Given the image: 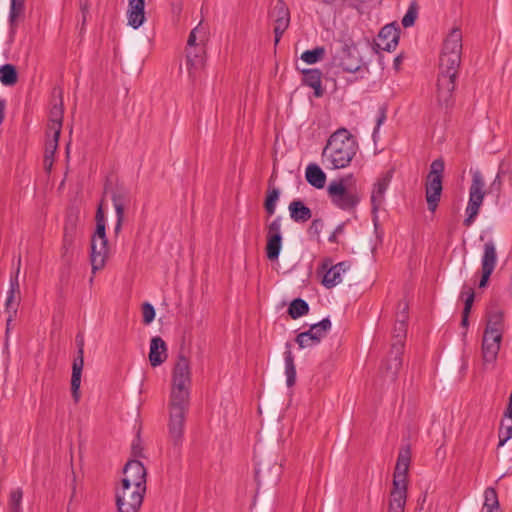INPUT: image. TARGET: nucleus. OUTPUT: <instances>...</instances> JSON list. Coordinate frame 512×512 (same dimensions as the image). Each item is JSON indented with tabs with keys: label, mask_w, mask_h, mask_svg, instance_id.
<instances>
[{
	"label": "nucleus",
	"mask_w": 512,
	"mask_h": 512,
	"mask_svg": "<svg viewBox=\"0 0 512 512\" xmlns=\"http://www.w3.org/2000/svg\"><path fill=\"white\" fill-rule=\"evenodd\" d=\"M191 367L188 358L179 355L172 372L169 411L187 414L190 400Z\"/></svg>",
	"instance_id": "obj_3"
},
{
	"label": "nucleus",
	"mask_w": 512,
	"mask_h": 512,
	"mask_svg": "<svg viewBox=\"0 0 512 512\" xmlns=\"http://www.w3.org/2000/svg\"><path fill=\"white\" fill-rule=\"evenodd\" d=\"M498 448L505 445V443L512 438V420H502L498 430Z\"/></svg>",
	"instance_id": "obj_40"
},
{
	"label": "nucleus",
	"mask_w": 512,
	"mask_h": 512,
	"mask_svg": "<svg viewBox=\"0 0 512 512\" xmlns=\"http://www.w3.org/2000/svg\"><path fill=\"white\" fill-rule=\"evenodd\" d=\"M392 173L387 172L381 175L374 183L371 192V205L372 212L376 214L377 211L382 207L385 201V193L390 185Z\"/></svg>",
	"instance_id": "obj_19"
},
{
	"label": "nucleus",
	"mask_w": 512,
	"mask_h": 512,
	"mask_svg": "<svg viewBox=\"0 0 512 512\" xmlns=\"http://www.w3.org/2000/svg\"><path fill=\"white\" fill-rule=\"evenodd\" d=\"M407 332V320H405L404 316H398L396 319L394 329H393V343H400L402 345V349H404V339L406 337Z\"/></svg>",
	"instance_id": "obj_37"
},
{
	"label": "nucleus",
	"mask_w": 512,
	"mask_h": 512,
	"mask_svg": "<svg viewBox=\"0 0 512 512\" xmlns=\"http://www.w3.org/2000/svg\"><path fill=\"white\" fill-rule=\"evenodd\" d=\"M197 54L192 52L186 53V66L189 72V76L193 79L197 77V74L205 67L206 62V50L205 48H198Z\"/></svg>",
	"instance_id": "obj_23"
},
{
	"label": "nucleus",
	"mask_w": 512,
	"mask_h": 512,
	"mask_svg": "<svg viewBox=\"0 0 512 512\" xmlns=\"http://www.w3.org/2000/svg\"><path fill=\"white\" fill-rule=\"evenodd\" d=\"M402 345L400 343H392L391 350L387 359L382 365V373L384 378L394 381L402 366Z\"/></svg>",
	"instance_id": "obj_14"
},
{
	"label": "nucleus",
	"mask_w": 512,
	"mask_h": 512,
	"mask_svg": "<svg viewBox=\"0 0 512 512\" xmlns=\"http://www.w3.org/2000/svg\"><path fill=\"white\" fill-rule=\"evenodd\" d=\"M497 332L503 335V313L500 310L491 311L487 317L486 328L484 332Z\"/></svg>",
	"instance_id": "obj_32"
},
{
	"label": "nucleus",
	"mask_w": 512,
	"mask_h": 512,
	"mask_svg": "<svg viewBox=\"0 0 512 512\" xmlns=\"http://www.w3.org/2000/svg\"><path fill=\"white\" fill-rule=\"evenodd\" d=\"M147 471L139 460H130L123 469L121 484L146 490Z\"/></svg>",
	"instance_id": "obj_11"
},
{
	"label": "nucleus",
	"mask_w": 512,
	"mask_h": 512,
	"mask_svg": "<svg viewBox=\"0 0 512 512\" xmlns=\"http://www.w3.org/2000/svg\"><path fill=\"white\" fill-rule=\"evenodd\" d=\"M5 101L0 99V125L4 120Z\"/></svg>",
	"instance_id": "obj_58"
},
{
	"label": "nucleus",
	"mask_w": 512,
	"mask_h": 512,
	"mask_svg": "<svg viewBox=\"0 0 512 512\" xmlns=\"http://www.w3.org/2000/svg\"><path fill=\"white\" fill-rule=\"evenodd\" d=\"M303 83L314 89V95L316 97H321L323 94L322 91V82H321V72L318 69H306L303 71Z\"/></svg>",
	"instance_id": "obj_28"
},
{
	"label": "nucleus",
	"mask_w": 512,
	"mask_h": 512,
	"mask_svg": "<svg viewBox=\"0 0 512 512\" xmlns=\"http://www.w3.org/2000/svg\"><path fill=\"white\" fill-rule=\"evenodd\" d=\"M105 216L102 205H99L96 212V231L91 239L90 262L92 273L102 270L108 259L109 248L108 239L106 237Z\"/></svg>",
	"instance_id": "obj_5"
},
{
	"label": "nucleus",
	"mask_w": 512,
	"mask_h": 512,
	"mask_svg": "<svg viewBox=\"0 0 512 512\" xmlns=\"http://www.w3.org/2000/svg\"><path fill=\"white\" fill-rule=\"evenodd\" d=\"M504 420H512V402H508V406L506 408L505 414H504Z\"/></svg>",
	"instance_id": "obj_57"
},
{
	"label": "nucleus",
	"mask_w": 512,
	"mask_h": 512,
	"mask_svg": "<svg viewBox=\"0 0 512 512\" xmlns=\"http://www.w3.org/2000/svg\"><path fill=\"white\" fill-rule=\"evenodd\" d=\"M502 334L496 331L484 332L482 338L481 352L483 364L485 366H494L496 363L498 353L502 342Z\"/></svg>",
	"instance_id": "obj_12"
},
{
	"label": "nucleus",
	"mask_w": 512,
	"mask_h": 512,
	"mask_svg": "<svg viewBox=\"0 0 512 512\" xmlns=\"http://www.w3.org/2000/svg\"><path fill=\"white\" fill-rule=\"evenodd\" d=\"M23 492L20 488L14 489L10 493L9 498V509L10 512H22L21 502H22Z\"/></svg>",
	"instance_id": "obj_45"
},
{
	"label": "nucleus",
	"mask_w": 512,
	"mask_h": 512,
	"mask_svg": "<svg viewBox=\"0 0 512 512\" xmlns=\"http://www.w3.org/2000/svg\"><path fill=\"white\" fill-rule=\"evenodd\" d=\"M331 329V321L329 318H324L320 322L313 324L309 328V332L318 338V342H320Z\"/></svg>",
	"instance_id": "obj_39"
},
{
	"label": "nucleus",
	"mask_w": 512,
	"mask_h": 512,
	"mask_svg": "<svg viewBox=\"0 0 512 512\" xmlns=\"http://www.w3.org/2000/svg\"><path fill=\"white\" fill-rule=\"evenodd\" d=\"M63 102L62 99L59 98L58 101L52 105L49 112V123L47 131L61 133L62 130V120H63Z\"/></svg>",
	"instance_id": "obj_26"
},
{
	"label": "nucleus",
	"mask_w": 512,
	"mask_h": 512,
	"mask_svg": "<svg viewBox=\"0 0 512 512\" xmlns=\"http://www.w3.org/2000/svg\"><path fill=\"white\" fill-rule=\"evenodd\" d=\"M279 199V190L276 188H273L272 190L268 191L264 206L266 212L272 216L276 211V203Z\"/></svg>",
	"instance_id": "obj_43"
},
{
	"label": "nucleus",
	"mask_w": 512,
	"mask_h": 512,
	"mask_svg": "<svg viewBox=\"0 0 512 512\" xmlns=\"http://www.w3.org/2000/svg\"><path fill=\"white\" fill-rule=\"evenodd\" d=\"M168 358L167 345L165 341L155 336L150 341L149 362L152 367L160 366Z\"/></svg>",
	"instance_id": "obj_20"
},
{
	"label": "nucleus",
	"mask_w": 512,
	"mask_h": 512,
	"mask_svg": "<svg viewBox=\"0 0 512 512\" xmlns=\"http://www.w3.org/2000/svg\"><path fill=\"white\" fill-rule=\"evenodd\" d=\"M485 186V179L482 173L479 170L473 171L469 188V200L465 209L466 218L464 224L466 226H470L479 213L486 194Z\"/></svg>",
	"instance_id": "obj_7"
},
{
	"label": "nucleus",
	"mask_w": 512,
	"mask_h": 512,
	"mask_svg": "<svg viewBox=\"0 0 512 512\" xmlns=\"http://www.w3.org/2000/svg\"><path fill=\"white\" fill-rule=\"evenodd\" d=\"M331 203L343 211L351 212L361 201V196L355 187L348 188L344 178L333 180L327 187Z\"/></svg>",
	"instance_id": "obj_6"
},
{
	"label": "nucleus",
	"mask_w": 512,
	"mask_h": 512,
	"mask_svg": "<svg viewBox=\"0 0 512 512\" xmlns=\"http://www.w3.org/2000/svg\"><path fill=\"white\" fill-rule=\"evenodd\" d=\"M24 3L25 0H11L9 12V21L11 24H13L23 14Z\"/></svg>",
	"instance_id": "obj_46"
},
{
	"label": "nucleus",
	"mask_w": 512,
	"mask_h": 512,
	"mask_svg": "<svg viewBox=\"0 0 512 512\" xmlns=\"http://www.w3.org/2000/svg\"><path fill=\"white\" fill-rule=\"evenodd\" d=\"M145 0H129L127 18L128 24L134 29L139 28L145 20Z\"/></svg>",
	"instance_id": "obj_22"
},
{
	"label": "nucleus",
	"mask_w": 512,
	"mask_h": 512,
	"mask_svg": "<svg viewBox=\"0 0 512 512\" xmlns=\"http://www.w3.org/2000/svg\"><path fill=\"white\" fill-rule=\"evenodd\" d=\"M53 164V158L49 159L47 164L44 162L45 168L50 169Z\"/></svg>",
	"instance_id": "obj_59"
},
{
	"label": "nucleus",
	"mask_w": 512,
	"mask_h": 512,
	"mask_svg": "<svg viewBox=\"0 0 512 512\" xmlns=\"http://www.w3.org/2000/svg\"><path fill=\"white\" fill-rule=\"evenodd\" d=\"M410 449L400 451L393 474V487L388 499L387 512H404L407 501V474L410 465Z\"/></svg>",
	"instance_id": "obj_4"
},
{
	"label": "nucleus",
	"mask_w": 512,
	"mask_h": 512,
	"mask_svg": "<svg viewBox=\"0 0 512 512\" xmlns=\"http://www.w3.org/2000/svg\"><path fill=\"white\" fill-rule=\"evenodd\" d=\"M484 507L487 512H501L497 492L493 487H488L484 491Z\"/></svg>",
	"instance_id": "obj_34"
},
{
	"label": "nucleus",
	"mask_w": 512,
	"mask_h": 512,
	"mask_svg": "<svg viewBox=\"0 0 512 512\" xmlns=\"http://www.w3.org/2000/svg\"><path fill=\"white\" fill-rule=\"evenodd\" d=\"M399 41V29L394 24L385 25L379 32L375 43L374 48L378 52L382 51H392L394 50Z\"/></svg>",
	"instance_id": "obj_15"
},
{
	"label": "nucleus",
	"mask_w": 512,
	"mask_h": 512,
	"mask_svg": "<svg viewBox=\"0 0 512 512\" xmlns=\"http://www.w3.org/2000/svg\"><path fill=\"white\" fill-rule=\"evenodd\" d=\"M63 237H69V238H73L74 239V237H75V225H73V224H71V225L66 224L65 227H64Z\"/></svg>",
	"instance_id": "obj_55"
},
{
	"label": "nucleus",
	"mask_w": 512,
	"mask_h": 512,
	"mask_svg": "<svg viewBox=\"0 0 512 512\" xmlns=\"http://www.w3.org/2000/svg\"><path fill=\"white\" fill-rule=\"evenodd\" d=\"M142 317L145 324H150L155 318V309L150 303H144L142 306Z\"/></svg>",
	"instance_id": "obj_49"
},
{
	"label": "nucleus",
	"mask_w": 512,
	"mask_h": 512,
	"mask_svg": "<svg viewBox=\"0 0 512 512\" xmlns=\"http://www.w3.org/2000/svg\"><path fill=\"white\" fill-rule=\"evenodd\" d=\"M308 312H309V305L305 300H303L301 298L294 299L290 303L289 308H288V314L290 315V317L292 319H297L299 317H302V316L306 315Z\"/></svg>",
	"instance_id": "obj_36"
},
{
	"label": "nucleus",
	"mask_w": 512,
	"mask_h": 512,
	"mask_svg": "<svg viewBox=\"0 0 512 512\" xmlns=\"http://www.w3.org/2000/svg\"><path fill=\"white\" fill-rule=\"evenodd\" d=\"M340 66L344 71L354 73L361 67V62L358 58V51L354 45H344L340 56Z\"/></svg>",
	"instance_id": "obj_21"
},
{
	"label": "nucleus",
	"mask_w": 512,
	"mask_h": 512,
	"mask_svg": "<svg viewBox=\"0 0 512 512\" xmlns=\"http://www.w3.org/2000/svg\"><path fill=\"white\" fill-rule=\"evenodd\" d=\"M296 342L300 349L313 347L320 343L318 342V338L313 336L309 331L299 333L296 337Z\"/></svg>",
	"instance_id": "obj_42"
},
{
	"label": "nucleus",
	"mask_w": 512,
	"mask_h": 512,
	"mask_svg": "<svg viewBox=\"0 0 512 512\" xmlns=\"http://www.w3.org/2000/svg\"><path fill=\"white\" fill-rule=\"evenodd\" d=\"M497 263L496 248L492 241L484 244V252L481 259L482 276L479 282V287L483 288L487 285L488 280L493 273Z\"/></svg>",
	"instance_id": "obj_16"
},
{
	"label": "nucleus",
	"mask_w": 512,
	"mask_h": 512,
	"mask_svg": "<svg viewBox=\"0 0 512 512\" xmlns=\"http://www.w3.org/2000/svg\"><path fill=\"white\" fill-rule=\"evenodd\" d=\"M282 247V238L276 236L267 237L266 256L269 260H277Z\"/></svg>",
	"instance_id": "obj_38"
},
{
	"label": "nucleus",
	"mask_w": 512,
	"mask_h": 512,
	"mask_svg": "<svg viewBox=\"0 0 512 512\" xmlns=\"http://www.w3.org/2000/svg\"><path fill=\"white\" fill-rule=\"evenodd\" d=\"M324 226V223L321 219H314L310 225V232L315 233L316 235H319L322 228Z\"/></svg>",
	"instance_id": "obj_52"
},
{
	"label": "nucleus",
	"mask_w": 512,
	"mask_h": 512,
	"mask_svg": "<svg viewBox=\"0 0 512 512\" xmlns=\"http://www.w3.org/2000/svg\"><path fill=\"white\" fill-rule=\"evenodd\" d=\"M305 178L311 186L317 189L325 187L326 174L317 164L311 163L306 167Z\"/></svg>",
	"instance_id": "obj_27"
},
{
	"label": "nucleus",
	"mask_w": 512,
	"mask_h": 512,
	"mask_svg": "<svg viewBox=\"0 0 512 512\" xmlns=\"http://www.w3.org/2000/svg\"><path fill=\"white\" fill-rule=\"evenodd\" d=\"M185 413H177L169 411L168 434L169 441L174 447L179 448L183 442Z\"/></svg>",
	"instance_id": "obj_18"
},
{
	"label": "nucleus",
	"mask_w": 512,
	"mask_h": 512,
	"mask_svg": "<svg viewBox=\"0 0 512 512\" xmlns=\"http://www.w3.org/2000/svg\"><path fill=\"white\" fill-rule=\"evenodd\" d=\"M18 281L17 276L15 277V280H11V288L8 291L7 299H6V311L9 314L7 318V325L10 324V322L13 319V316L17 312L18 307V300L15 298V292L18 291Z\"/></svg>",
	"instance_id": "obj_31"
},
{
	"label": "nucleus",
	"mask_w": 512,
	"mask_h": 512,
	"mask_svg": "<svg viewBox=\"0 0 512 512\" xmlns=\"http://www.w3.org/2000/svg\"><path fill=\"white\" fill-rule=\"evenodd\" d=\"M60 133L57 131H47V141L45 145L44 162L47 164L48 160L54 158V154L58 148Z\"/></svg>",
	"instance_id": "obj_33"
},
{
	"label": "nucleus",
	"mask_w": 512,
	"mask_h": 512,
	"mask_svg": "<svg viewBox=\"0 0 512 512\" xmlns=\"http://www.w3.org/2000/svg\"><path fill=\"white\" fill-rule=\"evenodd\" d=\"M351 265L348 261H342L335 265L332 264L330 258H326L321 264V271L323 277L321 280L322 285L331 289L339 285L343 281V275L350 269Z\"/></svg>",
	"instance_id": "obj_10"
},
{
	"label": "nucleus",
	"mask_w": 512,
	"mask_h": 512,
	"mask_svg": "<svg viewBox=\"0 0 512 512\" xmlns=\"http://www.w3.org/2000/svg\"><path fill=\"white\" fill-rule=\"evenodd\" d=\"M202 35L206 38L205 31L201 29L199 26L192 29L187 40V46H198L199 37H201Z\"/></svg>",
	"instance_id": "obj_48"
},
{
	"label": "nucleus",
	"mask_w": 512,
	"mask_h": 512,
	"mask_svg": "<svg viewBox=\"0 0 512 512\" xmlns=\"http://www.w3.org/2000/svg\"><path fill=\"white\" fill-rule=\"evenodd\" d=\"M291 219L297 223H305L312 217V211L300 200H293L288 206Z\"/></svg>",
	"instance_id": "obj_24"
},
{
	"label": "nucleus",
	"mask_w": 512,
	"mask_h": 512,
	"mask_svg": "<svg viewBox=\"0 0 512 512\" xmlns=\"http://www.w3.org/2000/svg\"><path fill=\"white\" fill-rule=\"evenodd\" d=\"M276 236L282 238V218L277 216L267 227V237Z\"/></svg>",
	"instance_id": "obj_47"
},
{
	"label": "nucleus",
	"mask_w": 512,
	"mask_h": 512,
	"mask_svg": "<svg viewBox=\"0 0 512 512\" xmlns=\"http://www.w3.org/2000/svg\"><path fill=\"white\" fill-rule=\"evenodd\" d=\"M344 232V223L339 224L332 234L329 236L328 241L331 243H337L338 235L342 234Z\"/></svg>",
	"instance_id": "obj_51"
},
{
	"label": "nucleus",
	"mask_w": 512,
	"mask_h": 512,
	"mask_svg": "<svg viewBox=\"0 0 512 512\" xmlns=\"http://www.w3.org/2000/svg\"><path fill=\"white\" fill-rule=\"evenodd\" d=\"M112 202L116 212L115 233L118 234L122 228L125 213V204L127 202V195L124 192H114L112 194Z\"/></svg>",
	"instance_id": "obj_25"
},
{
	"label": "nucleus",
	"mask_w": 512,
	"mask_h": 512,
	"mask_svg": "<svg viewBox=\"0 0 512 512\" xmlns=\"http://www.w3.org/2000/svg\"><path fill=\"white\" fill-rule=\"evenodd\" d=\"M359 150L356 138L346 128H339L327 140L322 151V163L329 169L350 165Z\"/></svg>",
	"instance_id": "obj_2"
},
{
	"label": "nucleus",
	"mask_w": 512,
	"mask_h": 512,
	"mask_svg": "<svg viewBox=\"0 0 512 512\" xmlns=\"http://www.w3.org/2000/svg\"><path fill=\"white\" fill-rule=\"evenodd\" d=\"M461 296L464 298V309L462 313L461 325L464 328H467L469 325V314L475 298L473 288L464 285L461 291Z\"/></svg>",
	"instance_id": "obj_30"
},
{
	"label": "nucleus",
	"mask_w": 512,
	"mask_h": 512,
	"mask_svg": "<svg viewBox=\"0 0 512 512\" xmlns=\"http://www.w3.org/2000/svg\"><path fill=\"white\" fill-rule=\"evenodd\" d=\"M76 343L78 347V356L74 359L72 365V376H71V393L75 402H78L80 399V385H81V375L84 366V340L80 335L76 336Z\"/></svg>",
	"instance_id": "obj_13"
},
{
	"label": "nucleus",
	"mask_w": 512,
	"mask_h": 512,
	"mask_svg": "<svg viewBox=\"0 0 512 512\" xmlns=\"http://www.w3.org/2000/svg\"><path fill=\"white\" fill-rule=\"evenodd\" d=\"M145 493V489L121 484L115 492L118 512H139Z\"/></svg>",
	"instance_id": "obj_9"
},
{
	"label": "nucleus",
	"mask_w": 512,
	"mask_h": 512,
	"mask_svg": "<svg viewBox=\"0 0 512 512\" xmlns=\"http://www.w3.org/2000/svg\"><path fill=\"white\" fill-rule=\"evenodd\" d=\"M198 48H205V37L202 35L201 37H199V44L198 46H187L186 48V53L187 52H192V54H197V51H198Z\"/></svg>",
	"instance_id": "obj_54"
},
{
	"label": "nucleus",
	"mask_w": 512,
	"mask_h": 512,
	"mask_svg": "<svg viewBox=\"0 0 512 512\" xmlns=\"http://www.w3.org/2000/svg\"><path fill=\"white\" fill-rule=\"evenodd\" d=\"M397 317L400 315V316H404L405 317V320H408V310H409V305H408V302L407 301H400L399 304H398V308H397Z\"/></svg>",
	"instance_id": "obj_50"
},
{
	"label": "nucleus",
	"mask_w": 512,
	"mask_h": 512,
	"mask_svg": "<svg viewBox=\"0 0 512 512\" xmlns=\"http://www.w3.org/2000/svg\"><path fill=\"white\" fill-rule=\"evenodd\" d=\"M418 9L419 7L417 1H411L405 15L402 18L403 27L408 28L414 25L415 20L418 16Z\"/></svg>",
	"instance_id": "obj_41"
},
{
	"label": "nucleus",
	"mask_w": 512,
	"mask_h": 512,
	"mask_svg": "<svg viewBox=\"0 0 512 512\" xmlns=\"http://www.w3.org/2000/svg\"><path fill=\"white\" fill-rule=\"evenodd\" d=\"M324 52V48L322 47H317L312 50H306L301 54V59L307 64H314L323 57Z\"/></svg>",
	"instance_id": "obj_44"
},
{
	"label": "nucleus",
	"mask_w": 512,
	"mask_h": 512,
	"mask_svg": "<svg viewBox=\"0 0 512 512\" xmlns=\"http://www.w3.org/2000/svg\"><path fill=\"white\" fill-rule=\"evenodd\" d=\"M284 362L286 383L288 387H291L296 382V367L294 364V356L291 351V343L289 342L285 344Z\"/></svg>",
	"instance_id": "obj_29"
},
{
	"label": "nucleus",
	"mask_w": 512,
	"mask_h": 512,
	"mask_svg": "<svg viewBox=\"0 0 512 512\" xmlns=\"http://www.w3.org/2000/svg\"><path fill=\"white\" fill-rule=\"evenodd\" d=\"M73 243H74V239L73 238L63 237V241H62V254H63V256H66V254L72 248Z\"/></svg>",
	"instance_id": "obj_53"
},
{
	"label": "nucleus",
	"mask_w": 512,
	"mask_h": 512,
	"mask_svg": "<svg viewBox=\"0 0 512 512\" xmlns=\"http://www.w3.org/2000/svg\"><path fill=\"white\" fill-rule=\"evenodd\" d=\"M271 17L274 21V34L275 44H278L283 33L286 31V29L289 26L290 23V12L287 8V6L279 1L273 8L271 12Z\"/></svg>",
	"instance_id": "obj_17"
},
{
	"label": "nucleus",
	"mask_w": 512,
	"mask_h": 512,
	"mask_svg": "<svg viewBox=\"0 0 512 512\" xmlns=\"http://www.w3.org/2000/svg\"><path fill=\"white\" fill-rule=\"evenodd\" d=\"M18 76L14 65L5 64L0 67V81L5 86H12L17 82Z\"/></svg>",
	"instance_id": "obj_35"
},
{
	"label": "nucleus",
	"mask_w": 512,
	"mask_h": 512,
	"mask_svg": "<svg viewBox=\"0 0 512 512\" xmlns=\"http://www.w3.org/2000/svg\"><path fill=\"white\" fill-rule=\"evenodd\" d=\"M444 168L445 165L442 159H436L430 165V171L427 176L425 187V194L428 209L431 212L436 210L441 198Z\"/></svg>",
	"instance_id": "obj_8"
},
{
	"label": "nucleus",
	"mask_w": 512,
	"mask_h": 512,
	"mask_svg": "<svg viewBox=\"0 0 512 512\" xmlns=\"http://www.w3.org/2000/svg\"><path fill=\"white\" fill-rule=\"evenodd\" d=\"M462 32L454 27L443 41L439 59V76L437 82V102L448 108L453 103V92L462 55Z\"/></svg>",
	"instance_id": "obj_1"
},
{
	"label": "nucleus",
	"mask_w": 512,
	"mask_h": 512,
	"mask_svg": "<svg viewBox=\"0 0 512 512\" xmlns=\"http://www.w3.org/2000/svg\"><path fill=\"white\" fill-rule=\"evenodd\" d=\"M385 119H386V115H385V113L382 111V112L379 114L378 118H377V123H376V127H375V129H374V133H373V135H375V134L378 132V130H379V128H380V126L384 123Z\"/></svg>",
	"instance_id": "obj_56"
}]
</instances>
